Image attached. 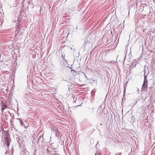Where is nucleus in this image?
I'll list each match as a JSON object with an SVG mask.
<instances>
[{"label":"nucleus","mask_w":155,"mask_h":155,"mask_svg":"<svg viewBox=\"0 0 155 155\" xmlns=\"http://www.w3.org/2000/svg\"><path fill=\"white\" fill-rule=\"evenodd\" d=\"M147 77V76L145 74V72L144 73V79L143 80V82L142 85V88L141 90V91H147L148 88V84Z\"/></svg>","instance_id":"nucleus-1"},{"label":"nucleus","mask_w":155,"mask_h":155,"mask_svg":"<svg viewBox=\"0 0 155 155\" xmlns=\"http://www.w3.org/2000/svg\"><path fill=\"white\" fill-rule=\"evenodd\" d=\"M146 107L142 106L141 107L138 108L137 112L140 114H144L146 112Z\"/></svg>","instance_id":"nucleus-2"},{"label":"nucleus","mask_w":155,"mask_h":155,"mask_svg":"<svg viewBox=\"0 0 155 155\" xmlns=\"http://www.w3.org/2000/svg\"><path fill=\"white\" fill-rule=\"evenodd\" d=\"M10 140H10V137L8 136V135H6L5 137V145L6 144L8 148L10 145Z\"/></svg>","instance_id":"nucleus-3"},{"label":"nucleus","mask_w":155,"mask_h":155,"mask_svg":"<svg viewBox=\"0 0 155 155\" xmlns=\"http://www.w3.org/2000/svg\"><path fill=\"white\" fill-rule=\"evenodd\" d=\"M1 90L2 92L5 94L7 93L9 91L8 87L7 86L4 85L2 86Z\"/></svg>","instance_id":"nucleus-4"},{"label":"nucleus","mask_w":155,"mask_h":155,"mask_svg":"<svg viewBox=\"0 0 155 155\" xmlns=\"http://www.w3.org/2000/svg\"><path fill=\"white\" fill-rule=\"evenodd\" d=\"M2 103V111L3 112L5 109H6L7 108L8 106L6 104H5L3 102H1Z\"/></svg>","instance_id":"nucleus-5"},{"label":"nucleus","mask_w":155,"mask_h":155,"mask_svg":"<svg viewBox=\"0 0 155 155\" xmlns=\"http://www.w3.org/2000/svg\"><path fill=\"white\" fill-rule=\"evenodd\" d=\"M52 130L54 132L55 134V135L56 137H58V133L59 132L58 130L57 129H52Z\"/></svg>","instance_id":"nucleus-6"},{"label":"nucleus","mask_w":155,"mask_h":155,"mask_svg":"<svg viewBox=\"0 0 155 155\" xmlns=\"http://www.w3.org/2000/svg\"><path fill=\"white\" fill-rule=\"evenodd\" d=\"M18 119L19 120L20 124L22 126L24 127H26V125L25 124V123H24L22 121V120L21 119L18 118Z\"/></svg>","instance_id":"nucleus-7"},{"label":"nucleus","mask_w":155,"mask_h":155,"mask_svg":"<svg viewBox=\"0 0 155 155\" xmlns=\"http://www.w3.org/2000/svg\"><path fill=\"white\" fill-rule=\"evenodd\" d=\"M19 25H17V28L16 29V31H15V34H16V35H17L18 33V31L20 30V28L19 27Z\"/></svg>","instance_id":"nucleus-8"},{"label":"nucleus","mask_w":155,"mask_h":155,"mask_svg":"<svg viewBox=\"0 0 155 155\" xmlns=\"http://www.w3.org/2000/svg\"><path fill=\"white\" fill-rule=\"evenodd\" d=\"M5 155H13L11 153L8 152H5Z\"/></svg>","instance_id":"nucleus-9"},{"label":"nucleus","mask_w":155,"mask_h":155,"mask_svg":"<svg viewBox=\"0 0 155 155\" xmlns=\"http://www.w3.org/2000/svg\"><path fill=\"white\" fill-rule=\"evenodd\" d=\"M95 155H101V153L99 152H97Z\"/></svg>","instance_id":"nucleus-10"},{"label":"nucleus","mask_w":155,"mask_h":155,"mask_svg":"<svg viewBox=\"0 0 155 155\" xmlns=\"http://www.w3.org/2000/svg\"><path fill=\"white\" fill-rule=\"evenodd\" d=\"M71 72H72V73L74 75V74L76 73L75 71L74 70H71Z\"/></svg>","instance_id":"nucleus-11"},{"label":"nucleus","mask_w":155,"mask_h":155,"mask_svg":"<svg viewBox=\"0 0 155 155\" xmlns=\"http://www.w3.org/2000/svg\"><path fill=\"white\" fill-rule=\"evenodd\" d=\"M125 87H124V95H125Z\"/></svg>","instance_id":"nucleus-12"},{"label":"nucleus","mask_w":155,"mask_h":155,"mask_svg":"<svg viewBox=\"0 0 155 155\" xmlns=\"http://www.w3.org/2000/svg\"><path fill=\"white\" fill-rule=\"evenodd\" d=\"M41 136H39V138H38V139H40V138H41Z\"/></svg>","instance_id":"nucleus-13"},{"label":"nucleus","mask_w":155,"mask_h":155,"mask_svg":"<svg viewBox=\"0 0 155 155\" xmlns=\"http://www.w3.org/2000/svg\"><path fill=\"white\" fill-rule=\"evenodd\" d=\"M74 97H73V99H74V100H75V96H74ZM74 101H75L74 100Z\"/></svg>","instance_id":"nucleus-14"},{"label":"nucleus","mask_w":155,"mask_h":155,"mask_svg":"<svg viewBox=\"0 0 155 155\" xmlns=\"http://www.w3.org/2000/svg\"><path fill=\"white\" fill-rule=\"evenodd\" d=\"M85 78H87L86 76L85 75Z\"/></svg>","instance_id":"nucleus-15"},{"label":"nucleus","mask_w":155,"mask_h":155,"mask_svg":"<svg viewBox=\"0 0 155 155\" xmlns=\"http://www.w3.org/2000/svg\"><path fill=\"white\" fill-rule=\"evenodd\" d=\"M76 98H77V97H75V100H76Z\"/></svg>","instance_id":"nucleus-16"},{"label":"nucleus","mask_w":155,"mask_h":155,"mask_svg":"<svg viewBox=\"0 0 155 155\" xmlns=\"http://www.w3.org/2000/svg\"><path fill=\"white\" fill-rule=\"evenodd\" d=\"M121 25V24H120V25Z\"/></svg>","instance_id":"nucleus-17"},{"label":"nucleus","mask_w":155,"mask_h":155,"mask_svg":"<svg viewBox=\"0 0 155 155\" xmlns=\"http://www.w3.org/2000/svg\"><path fill=\"white\" fill-rule=\"evenodd\" d=\"M55 155H57V154H55Z\"/></svg>","instance_id":"nucleus-18"}]
</instances>
